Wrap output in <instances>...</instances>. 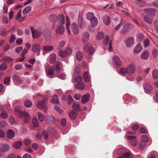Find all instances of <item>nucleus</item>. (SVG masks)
I'll return each instance as SVG.
<instances>
[{
	"label": "nucleus",
	"mask_w": 158,
	"mask_h": 158,
	"mask_svg": "<svg viewBox=\"0 0 158 158\" xmlns=\"http://www.w3.org/2000/svg\"><path fill=\"white\" fill-rule=\"evenodd\" d=\"M134 39L132 37H129L127 38L124 40V42L127 47H131L134 43Z\"/></svg>",
	"instance_id": "f257e3e1"
},
{
	"label": "nucleus",
	"mask_w": 158,
	"mask_h": 158,
	"mask_svg": "<svg viewBox=\"0 0 158 158\" xmlns=\"http://www.w3.org/2000/svg\"><path fill=\"white\" fill-rule=\"evenodd\" d=\"M31 29L33 38L37 39L40 36L41 32L39 30L36 29L34 31L32 27H31Z\"/></svg>",
	"instance_id": "f03ea898"
},
{
	"label": "nucleus",
	"mask_w": 158,
	"mask_h": 158,
	"mask_svg": "<svg viewBox=\"0 0 158 158\" xmlns=\"http://www.w3.org/2000/svg\"><path fill=\"white\" fill-rule=\"evenodd\" d=\"M127 68L128 74H131L135 73V68L134 64H130L128 65L127 67Z\"/></svg>",
	"instance_id": "7ed1b4c3"
},
{
	"label": "nucleus",
	"mask_w": 158,
	"mask_h": 158,
	"mask_svg": "<svg viewBox=\"0 0 158 158\" xmlns=\"http://www.w3.org/2000/svg\"><path fill=\"white\" fill-rule=\"evenodd\" d=\"M22 117L24 118L23 120L25 123H27L30 119V117L28 113L25 111H23L22 112L21 114L20 115Z\"/></svg>",
	"instance_id": "20e7f679"
},
{
	"label": "nucleus",
	"mask_w": 158,
	"mask_h": 158,
	"mask_svg": "<svg viewBox=\"0 0 158 158\" xmlns=\"http://www.w3.org/2000/svg\"><path fill=\"white\" fill-rule=\"evenodd\" d=\"M142 47L140 43H138L134 48L133 52L135 53H139L142 51Z\"/></svg>",
	"instance_id": "39448f33"
},
{
	"label": "nucleus",
	"mask_w": 158,
	"mask_h": 158,
	"mask_svg": "<svg viewBox=\"0 0 158 158\" xmlns=\"http://www.w3.org/2000/svg\"><path fill=\"white\" fill-rule=\"evenodd\" d=\"M113 60L115 65L118 67H120L121 66L122 63L119 57L117 56H115L113 58Z\"/></svg>",
	"instance_id": "423d86ee"
},
{
	"label": "nucleus",
	"mask_w": 158,
	"mask_h": 158,
	"mask_svg": "<svg viewBox=\"0 0 158 158\" xmlns=\"http://www.w3.org/2000/svg\"><path fill=\"white\" fill-rule=\"evenodd\" d=\"M89 34L88 32H85L83 33L81 37V41L83 43L87 41L89 39Z\"/></svg>",
	"instance_id": "0eeeda50"
},
{
	"label": "nucleus",
	"mask_w": 158,
	"mask_h": 158,
	"mask_svg": "<svg viewBox=\"0 0 158 158\" xmlns=\"http://www.w3.org/2000/svg\"><path fill=\"white\" fill-rule=\"evenodd\" d=\"M37 106L40 109H42L46 107L45 101L44 100H42L41 102L38 101L37 102Z\"/></svg>",
	"instance_id": "6e6552de"
},
{
	"label": "nucleus",
	"mask_w": 158,
	"mask_h": 158,
	"mask_svg": "<svg viewBox=\"0 0 158 158\" xmlns=\"http://www.w3.org/2000/svg\"><path fill=\"white\" fill-rule=\"evenodd\" d=\"M43 34L45 39L47 40L51 37V31L49 29H47L43 31Z\"/></svg>",
	"instance_id": "1a4fd4ad"
},
{
	"label": "nucleus",
	"mask_w": 158,
	"mask_h": 158,
	"mask_svg": "<svg viewBox=\"0 0 158 158\" xmlns=\"http://www.w3.org/2000/svg\"><path fill=\"white\" fill-rule=\"evenodd\" d=\"M89 97L90 95L88 94L84 95L81 98V102L83 103H85L87 102L89 100Z\"/></svg>",
	"instance_id": "9d476101"
},
{
	"label": "nucleus",
	"mask_w": 158,
	"mask_h": 158,
	"mask_svg": "<svg viewBox=\"0 0 158 158\" xmlns=\"http://www.w3.org/2000/svg\"><path fill=\"white\" fill-rule=\"evenodd\" d=\"M127 137L129 139L131 140V143L132 145L135 146L137 145V142L135 139L136 137L135 136H128Z\"/></svg>",
	"instance_id": "9b49d317"
},
{
	"label": "nucleus",
	"mask_w": 158,
	"mask_h": 158,
	"mask_svg": "<svg viewBox=\"0 0 158 158\" xmlns=\"http://www.w3.org/2000/svg\"><path fill=\"white\" fill-rule=\"evenodd\" d=\"M64 27L62 26L57 27L55 30V31L56 33H58L60 35L63 34L64 32Z\"/></svg>",
	"instance_id": "f8f14e48"
},
{
	"label": "nucleus",
	"mask_w": 158,
	"mask_h": 158,
	"mask_svg": "<svg viewBox=\"0 0 158 158\" xmlns=\"http://www.w3.org/2000/svg\"><path fill=\"white\" fill-rule=\"evenodd\" d=\"M155 11V9L152 8H148L144 10L145 13L148 14V15H154Z\"/></svg>",
	"instance_id": "ddd939ff"
},
{
	"label": "nucleus",
	"mask_w": 158,
	"mask_h": 158,
	"mask_svg": "<svg viewBox=\"0 0 158 158\" xmlns=\"http://www.w3.org/2000/svg\"><path fill=\"white\" fill-rule=\"evenodd\" d=\"M40 46L38 44H35L32 46V51L35 52H40Z\"/></svg>",
	"instance_id": "4468645a"
},
{
	"label": "nucleus",
	"mask_w": 158,
	"mask_h": 158,
	"mask_svg": "<svg viewBox=\"0 0 158 158\" xmlns=\"http://www.w3.org/2000/svg\"><path fill=\"white\" fill-rule=\"evenodd\" d=\"M72 27L74 34H77L79 33V30L76 23H73L72 24Z\"/></svg>",
	"instance_id": "2eb2a0df"
},
{
	"label": "nucleus",
	"mask_w": 158,
	"mask_h": 158,
	"mask_svg": "<svg viewBox=\"0 0 158 158\" xmlns=\"http://www.w3.org/2000/svg\"><path fill=\"white\" fill-rule=\"evenodd\" d=\"M102 19L103 23L106 25H108L110 24V17L107 15H104Z\"/></svg>",
	"instance_id": "dca6fc26"
},
{
	"label": "nucleus",
	"mask_w": 158,
	"mask_h": 158,
	"mask_svg": "<svg viewBox=\"0 0 158 158\" xmlns=\"http://www.w3.org/2000/svg\"><path fill=\"white\" fill-rule=\"evenodd\" d=\"M149 52L148 51H143L141 54V58L143 59H147L149 56Z\"/></svg>",
	"instance_id": "f3484780"
},
{
	"label": "nucleus",
	"mask_w": 158,
	"mask_h": 158,
	"mask_svg": "<svg viewBox=\"0 0 158 158\" xmlns=\"http://www.w3.org/2000/svg\"><path fill=\"white\" fill-rule=\"evenodd\" d=\"M9 148L10 147L8 144L6 143L2 144L1 149L2 151L6 152L9 150Z\"/></svg>",
	"instance_id": "a211bd4d"
},
{
	"label": "nucleus",
	"mask_w": 158,
	"mask_h": 158,
	"mask_svg": "<svg viewBox=\"0 0 158 158\" xmlns=\"http://www.w3.org/2000/svg\"><path fill=\"white\" fill-rule=\"evenodd\" d=\"M83 78L85 82H88L90 80V77L88 72H85L84 73Z\"/></svg>",
	"instance_id": "6ab92c4d"
},
{
	"label": "nucleus",
	"mask_w": 158,
	"mask_h": 158,
	"mask_svg": "<svg viewBox=\"0 0 158 158\" xmlns=\"http://www.w3.org/2000/svg\"><path fill=\"white\" fill-rule=\"evenodd\" d=\"M7 135L9 138L11 139L14 137L15 133L12 130L10 129L7 131Z\"/></svg>",
	"instance_id": "aec40b11"
},
{
	"label": "nucleus",
	"mask_w": 158,
	"mask_h": 158,
	"mask_svg": "<svg viewBox=\"0 0 158 158\" xmlns=\"http://www.w3.org/2000/svg\"><path fill=\"white\" fill-rule=\"evenodd\" d=\"M98 21L97 18L94 17L92 20L90 21V24L92 27H96L98 25Z\"/></svg>",
	"instance_id": "412c9836"
},
{
	"label": "nucleus",
	"mask_w": 158,
	"mask_h": 158,
	"mask_svg": "<svg viewBox=\"0 0 158 158\" xmlns=\"http://www.w3.org/2000/svg\"><path fill=\"white\" fill-rule=\"evenodd\" d=\"M76 57L77 60L81 61L82 59L83 54L81 51H78L76 53Z\"/></svg>",
	"instance_id": "4be33fe9"
},
{
	"label": "nucleus",
	"mask_w": 158,
	"mask_h": 158,
	"mask_svg": "<svg viewBox=\"0 0 158 158\" xmlns=\"http://www.w3.org/2000/svg\"><path fill=\"white\" fill-rule=\"evenodd\" d=\"M144 20L145 22L149 24H151L152 23L153 20L151 18H149V15H146L144 16Z\"/></svg>",
	"instance_id": "5701e85b"
},
{
	"label": "nucleus",
	"mask_w": 158,
	"mask_h": 158,
	"mask_svg": "<svg viewBox=\"0 0 158 158\" xmlns=\"http://www.w3.org/2000/svg\"><path fill=\"white\" fill-rule=\"evenodd\" d=\"M56 56L55 54L52 53L50 54V62L51 64H52L56 61Z\"/></svg>",
	"instance_id": "b1692460"
},
{
	"label": "nucleus",
	"mask_w": 158,
	"mask_h": 158,
	"mask_svg": "<svg viewBox=\"0 0 158 158\" xmlns=\"http://www.w3.org/2000/svg\"><path fill=\"white\" fill-rule=\"evenodd\" d=\"M72 107L75 110L77 111H79L81 110L80 106L78 104L73 103Z\"/></svg>",
	"instance_id": "393cba45"
},
{
	"label": "nucleus",
	"mask_w": 158,
	"mask_h": 158,
	"mask_svg": "<svg viewBox=\"0 0 158 158\" xmlns=\"http://www.w3.org/2000/svg\"><path fill=\"white\" fill-rule=\"evenodd\" d=\"M22 145L21 141H19L15 142L13 144V147L16 149H18L20 148Z\"/></svg>",
	"instance_id": "a878e982"
},
{
	"label": "nucleus",
	"mask_w": 158,
	"mask_h": 158,
	"mask_svg": "<svg viewBox=\"0 0 158 158\" xmlns=\"http://www.w3.org/2000/svg\"><path fill=\"white\" fill-rule=\"evenodd\" d=\"M31 6H27L23 10V14L25 15L29 13L31 10Z\"/></svg>",
	"instance_id": "bb28decb"
},
{
	"label": "nucleus",
	"mask_w": 158,
	"mask_h": 158,
	"mask_svg": "<svg viewBox=\"0 0 158 158\" xmlns=\"http://www.w3.org/2000/svg\"><path fill=\"white\" fill-rule=\"evenodd\" d=\"M87 19L91 21V20H92L94 18V17H95L93 13L92 12H88L86 15Z\"/></svg>",
	"instance_id": "cd10ccee"
},
{
	"label": "nucleus",
	"mask_w": 158,
	"mask_h": 158,
	"mask_svg": "<svg viewBox=\"0 0 158 158\" xmlns=\"http://www.w3.org/2000/svg\"><path fill=\"white\" fill-rule=\"evenodd\" d=\"M75 88L80 90L83 89L84 88V85L82 83H80L75 85Z\"/></svg>",
	"instance_id": "c85d7f7f"
},
{
	"label": "nucleus",
	"mask_w": 158,
	"mask_h": 158,
	"mask_svg": "<svg viewBox=\"0 0 158 158\" xmlns=\"http://www.w3.org/2000/svg\"><path fill=\"white\" fill-rule=\"evenodd\" d=\"M53 49V47L52 46H45L43 48V50L45 51H50Z\"/></svg>",
	"instance_id": "c756f323"
},
{
	"label": "nucleus",
	"mask_w": 158,
	"mask_h": 158,
	"mask_svg": "<svg viewBox=\"0 0 158 158\" xmlns=\"http://www.w3.org/2000/svg\"><path fill=\"white\" fill-rule=\"evenodd\" d=\"M69 116L72 120H74L76 118V114L74 111H72L69 113Z\"/></svg>",
	"instance_id": "7c9ffc66"
},
{
	"label": "nucleus",
	"mask_w": 158,
	"mask_h": 158,
	"mask_svg": "<svg viewBox=\"0 0 158 158\" xmlns=\"http://www.w3.org/2000/svg\"><path fill=\"white\" fill-rule=\"evenodd\" d=\"M54 68L53 67H51L49 69L48 71L46 72V75L48 76L53 75L54 74Z\"/></svg>",
	"instance_id": "2f4dec72"
},
{
	"label": "nucleus",
	"mask_w": 158,
	"mask_h": 158,
	"mask_svg": "<svg viewBox=\"0 0 158 158\" xmlns=\"http://www.w3.org/2000/svg\"><path fill=\"white\" fill-rule=\"evenodd\" d=\"M51 102L54 104H58L59 103L58 98L56 95H55L53 97L51 100Z\"/></svg>",
	"instance_id": "473e14b6"
},
{
	"label": "nucleus",
	"mask_w": 158,
	"mask_h": 158,
	"mask_svg": "<svg viewBox=\"0 0 158 158\" xmlns=\"http://www.w3.org/2000/svg\"><path fill=\"white\" fill-rule=\"evenodd\" d=\"M104 36V33L99 32L97 34L96 38L98 40H101L102 39Z\"/></svg>",
	"instance_id": "72a5a7b5"
},
{
	"label": "nucleus",
	"mask_w": 158,
	"mask_h": 158,
	"mask_svg": "<svg viewBox=\"0 0 158 158\" xmlns=\"http://www.w3.org/2000/svg\"><path fill=\"white\" fill-rule=\"evenodd\" d=\"M24 104L26 107H29L32 106V102L30 100H27L24 101Z\"/></svg>",
	"instance_id": "f704fd0d"
},
{
	"label": "nucleus",
	"mask_w": 158,
	"mask_h": 158,
	"mask_svg": "<svg viewBox=\"0 0 158 158\" xmlns=\"http://www.w3.org/2000/svg\"><path fill=\"white\" fill-rule=\"evenodd\" d=\"M144 88L145 89L149 91H152V89L151 85L148 83L146 84L145 85Z\"/></svg>",
	"instance_id": "c9c22d12"
},
{
	"label": "nucleus",
	"mask_w": 158,
	"mask_h": 158,
	"mask_svg": "<svg viewBox=\"0 0 158 158\" xmlns=\"http://www.w3.org/2000/svg\"><path fill=\"white\" fill-rule=\"evenodd\" d=\"M58 20L59 23L61 24H64L65 23V20L64 16L60 15L59 17Z\"/></svg>",
	"instance_id": "e433bc0d"
},
{
	"label": "nucleus",
	"mask_w": 158,
	"mask_h": 158,
	"mask_svg": "<svg viewBox=\"0 0 158 158\" xmlns=\"http://www.w3.org/2000/svg\"><path fill=\"white\" fill-rule=\"evenodd\" d=\"M152 77L155 79L158 78V71L157 70H154L152 72Z\"/></svg>",
	"instance_id": "4c0bfd02"
},
{
	"label": "nucleus",
	"mask_w": 158,
	"mask_h": 158,
	"mask_svg": "<svg viewBox=\"0 0 158 158\" xmlns=\"http://www.w3.org/2000/svg\"><path fill=\"white\" fill-rule=\"evenodd\" d=\"M2 59L5 61L6 62H9L13 61V59L10 57L7 56H4L2 57Z\"/></svg>",
	"instance_id": "58836bf2"
},
{
	"label": "nucleus",
	"mask_w": 158,
	"mask_h": 158,
	"mask_svg": "<svg viewBox=\"0 0 158 158\" xmlns=\"http://www.w3.org/2000/svg\"><path fill=\"white\" fill-rule=\"evenodd\" d=\"M119 72L122 74H125L128 73V71L127 68H121L119 70Z\"/></svg>",
	"instance_id": "ea45409f"
},
{
	"label": "nucleus",
	"mask_w": 158,
	"mask_h": 158,
	"mask_svg": "<svg viewBox=\"0 0 158 158\" xmlns=\"http://www.w3.org/2000/svg\"><path fill=\"white\" fill-rule=\"evenodd\" d=\"M60 63L58 61H57L55 63V65L56 66V70L57 73H58L60 71Z\"/></svg>",
	"instance_id": "a19ab883"
},
{
	"label": "nucleus",
	"mask_w": 158,
	"mask_h": 158,
	"mask_svg": "<svg viewBox=\"0 0 158 158\" xmlns=\"http://www.w3.org/2000/svg\"><path fill=\"white\" fill-rule=\"evenodd\" d=\"M0 115L1 117L3 119L6 118L8 116L7 113L5 111H2L0 114Z\"/></svg>",
	"instance_id": "79ce46f5"
},
{
	"label": "nucleus",
	"mask_w": 158,
	"mask_h": 158,
	"mask_svg": "<svg viewBox=\"0 0 158 158\" xmlns=\"http://www.w3.org/2000/svg\"><path fill=\"white\" fill-rule=\"evenodd\" d=\"M7 65L6 64L2 63L0 65V70L3 71L6 70L7 68Z\"/></svg>",
	"instance_id": "37998d69"
},
{
	"label": "nucleus",
	"mask_w": 158,
	"mask_h": 158,
	"mask_svg": "<svg viewBox=\"0 0 158 158\" xmlns=\"http://www.w3.org/2000/svg\"><path fill=\"white\" fill-rule=\"evenodd\" d=\"M32 123L34 126L37 127L38 126V122L36 117H33L32 120Z\"/></svg>",
	"instance_id": "c03bdc74"
},
{
	"label": "nucleus",
	"mask_w": 158,
	"mask_h": 158,
	"mask_svg": "<svg viewBox=\"0 0 158 158\" xmlns=\"http://www.w3.org/2000/svg\"><path fill=\"white\" fill-rule=\"evenodd\" d=\"M149 140V139L148 136L145 135H143L141 137V141L147 142Z\"/></svg>",
	"instance_id": "a18cd8bd"
},
{
	"label": "nucleus",
	"mask_w": 158,
	"mask_h": 158,
	"mask_svg": "<svg viewBox=\"0 0 158 158\" xmlns=\"http://www.w3.org/2000/svg\"><path fill=\"white\" fill-rule=\"evenodd\" d=\"M59 55L60 57H64L67 56L65 51H60L59 53Z\"/></svg>",
	"instance_id": "49530a36"
},
{
	"label": "nucleus",
	"mask_w": 158,
	"mask_h": 158,
	"mask_svg": "<svg viewBox=\"0 0 158 158\" xmlns=\"http://www.w3.org/2000/svg\"><path fill=\"white\" fill-rule=\"evenodd\" d=\"M143 42L144 43V46L145 48L148 46L149 45L150 43V41L147 38L145 39Z\"/></svg>",
	"instance_id": "de8ad7c7"
},
{
	"label": "nucleus",
	"mask_w": 158,
	"mask_h": 158,
	"mask_svg": "<svg viewBox=\"0 0 158 158\" xmlns=\"http://www.w3.org/2000/svg\"><path fill=\"white\" fill-rule=\"evenodd\" d=\"M74 79L76 82H79L82 81V78L81 76L78 75L74 78Z\"/></svg>",
	"instance_id": "09e8293b"
},
{
	"label": "nucleus",
	"mask_w": 158,
	"mask_h": 158,
	"mask_svg": "<svg viewBox=\"0 0 158 158\" xmlns=\"http://www.w3.org/2000/svg\"><path fill=\"white\" fill-rule=\"evenodd\" d=\"M39 120L40 121H43L44 120V117L42 114L39 112L38 114Z\"/></svg>",
	"instance_id": "8fccbe9b"
},
{
	"label": "nucleus",
	"mask_w": 158,
	"mask_h": 158,
	"mask_svg": "<svg viewBox=\"0 0 158 158\" xmlns=\"http://www.w3.org/2000/svg\"><path fill=\"white\" fill-rule=\"evenodd\" d=\"M65 51L67 55H70L72 52V50L70 47H68Z\"/></svg>",
	"instance_id": "3c124183"
},
{
	"label": "nucleus",
	"mask_w": 158,
	"mask_h": 158,
	"mask_svg": "<svg viewBox=\"0 0 158 158\" xmlns=\"http://www.w3.org/2000/svg\"><path fill=\"white\" fill-rule=\"evenodd\" d=\"M137 38L139 41H142L144 38V36L142 34L139 33L137 35Z\"/></svg>",
	"instance_id": "603ef678"
},
{
	"label": "nucleus",
	"mask_w": 158,
	"mask_h": 158,
	"mask_svg": "<svg viewBox=\"0 0 158 158\" xmlns=\"http://www.w3.org/2000/svg\"><path fill=\"white\" fill-rule=\"evenodd\" d=\"M6 123L5 121L2 120L0 121V128H3L6 126Z\"/></svg>",
	"instance_id": "864d4df0"
},
{
	"label": "nucleus",
	"mask_w": 158,
	"mask_h": 158,
	"mask_svg": "<svg viewBox=\"0 0 158 158\" xmlns=\"http://www.w3.org/2000/svg\"><path fill=\"white\" fill-rule=\"evenodd\" d=\"M15 39V36L14 34H13L11 36L9 39V41L10 43H12Z\"/></svg>",
	"instance_id": "5fc2aeb1"
},
{
	"label": "nucleus",
	"mask_w": 158,
	"mask_h": 158,
	"mask_svg": "<svg viewBox=\"0 0 158 158\" xmlns=\"http://www.w3.org/2000/svg\"><path fill=\"white\" fill-rule=\"evenodd\" d=\"M107 8L108 9L110 10L114 8V6L112 4H107L105 6L103 7L105 9Z\"/></svg>",
	"instance_id": "6e6d98bb"
},
{
	"label": "nucleus",
	"mask_w": 158,
	"mask_h": 158,
	"mask_svg": "<svg viewBox=\"0 0 158 158\" xmlns=\"http://www.w3.org/2000/svg\"><path fill=\"white\" fill-rule=\"evenodd\" d=\"M109 40V37L107 35L106 36L105 39L104 40L103 44L105 45H106L108 44Z\"/></svg>",
	"instance_id": "4d7b16f0"
},
{
	"label": "nucleus",
	"mask_w": 158,
	"mask_h": 158,
	"mask_svg": "<svg viewBox=\"0 0 158 158\" xmlns=\"http://www.w3.org/2000/svg\"><path fill=\"white\" fill-rule=\"evenodd\" d=\"M158 51L156 49H154L152 52L153 56L154 58H156L157 55Z\"/></svg>",
	"instance_id": "13d9d810"
},
{
	"label": "nucleus",
	"mask_w": 158,
	"mask_h": 158,
	"mask_svg": "<svg viewBox=\"0 0 158 158\" xmlns=\"http://www.w3.org/2000/svg\"><path fill=\"white\" fill-rule=\"evenodd\" d=\"M68 103L70 104L73 101V99L70 95H68V99L67 100Z\"/></svg>",
	"instance_id": "bf43d9fd"
},
{
	"label": "nucleus",
	"mask_w": 158,
	"mask_h": 158,
	"mask_svg": "<svg viewBox=\"0 0 158 158\" xmlns=\"http://www.w3.org/2000/svg\"><path fill=\"white\" fill-rule=\"evenodd\" d=\"M146 143L144 142L141 141L139 144V146L140 149H143L146 145Z\"/></svg>",
	"instance_id": "052dcab7"
},
{
	"label": "nucleus",
	"mask_w": 158,
	"mask_h": 158,
	"mask_svg": "<svg viewBox=\"0 0 158 158\" xmlns=\"http://www.w3.org/2000/svg\"><path fill=\"white\" fill-rule=\"evenodd\" d=\"M9 19L6 16H4L2 19V21L3 23H7L8 22Z\"/></svg>",
	"instance_id": "680f3d73"
},
{
	"label": "nucleus",
	"mask_w": 158,
	"mask_h": 158,
	"mask_svg": "<svg viewBox=\"0 0 158 158\" xmlns=\"http://www.w3.org/2000/svg\"><path fill=\"white\" fill-rule=\"evenodd\" d=\"M55 109L59 113L62 114L63 113V110L61 109L59 107L57 106H55Z\"/></svg>",
	"instance_id": "e2e57ef3"
},
{
	"label": "nucleus",
	"mask_w": 158,
	"mask_h": 158,
	"mask_svg": "<svg viewBox=\"0 0 158 158\" xmlns=\"http://www.w3.org/2000/svg\"><path fill=\"white\" fill-rule=\"evenodd\" d=\"M20 108L21 107L20 106H17L15 107V110L16 112H18L19 114L21 115V114L22 112H23V111H21Z\"/></svg>",
	"instance_id": "0e129e2a"
},
{
	"label": "nucleus",
	"mask_w": 158,
	"mask_h": 158,
	"mask_svg": "<svg viewBox=\"0 0 158 158\" xmlns=\"http://www.w3.org/2000/svg\"><path fill=\"white\" fill-rule=\"evenodd\" d=\"M94 50V47H91L89 48L88 49V51L89 54H91L93 53Z\"/></svg>",
	"instance_id": "69168bd1"
},
{
	"label": "nucleus",
	"mask_w": 158,
	"mask_h": 158,
	"mask_svg": "<svg viewBox=\"0 0 158 158\" xmlns=\"http://www.w3.org/2000/svg\"><path fill=\"white\" fill-rule=\"evenodd\" d=\"M31 140L29 139H26L25 140V144L26 145H28L31 144Z\"/></svg>",
	"instance_id": "338daca9"
},
{
	"label": "nucleus",
	"mask_w": 158,
	"mask_h": 158,
	"mask_svg": "<svg viewBox=\"0 0 158 158\" xmlns=\"http://www.w3.org/2000/svg\"><path fill=\"white\" fill-rule=\"evenodd\" d=\"M81 95L79 94H75L74 95V98L76 100H79L81 98Z\"/></svg>",
	"instance_id": "774afa93"
}]
</instances>
